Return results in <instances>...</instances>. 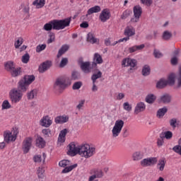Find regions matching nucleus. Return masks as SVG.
<instances>
[{
	"instance_id": "1",
	"label": "nucleus",
	"mask_w": 181,
	"mask_h": 181,
	"mask_svg": "<svg viewBox=\"0 0 181 181\" xmlns=\"http://www.w3.org/2000/svg\"><path fill=\"white\" fill-rule=\"evenodd\" d=\"M71 22V17L66 18L62 20H52L49 23L44 25L43 29L47 32H50V30H62L65 28L70 26Z\"/></svg>"
},
{
	"instance_id": "2",
	"label": "nucleus",
	"mask_w": 181,
	"mask_h": 181,
	"mask_svg": "<svg viewBox=\"0 0 181 181\" xmlns=\"http://www.w3.org/2000/svg\"><path fill=\"white\" fill-rule=\"evenodd\" d=\"M22 97H23V93L16 88H13L9 92V98L12 104H18L22 100Z\"/></svg>"
},
{
	"instance_id": "3",
	"label": "nucleus",
	"mask_w": 181,
	"mask_h": 181,
	"mask_svg": "<svg viewBox=\"0 0 181 181\" xmlns=\"http://www.w3.org/2000/svg\"><path fill=\"white\" fill-rule=\"evenodd\" d=\"M71 163V162L69 160H62L59 161V166H61V168H64V169L62 171V173H69V172H71L73 169H76V168H77V163L70 165Z\"/></svg>"
},
{
	"instance_id": "4",
	"label": "nucleus",
	"mask_w": 181,
	"mask_h": 181,
	"mask_svg": "<svg viewBox=\"0 0 181 181\" xmlns=\"http://www.w3.org/2000/svg\"><path fill=\"white\" fill-rule=\"evenodd\" d=\"M122 128H124V122L122 119H117L115 123L113 129L112 130V137L117 138L119 134H121V131H122Z\"/></svg>"
},
{
	"instance_id": "5",
	"label": "nucleus",
	"mask_w": 181,
	"mask_h": 181,
	"mask_svg": "<svg viewBox=\"0 0 181 181\" xmlns=\"http://www.w3.org/2000/svg\"><path fill=\"white\" fill-rule=\"evenodd\" d=\"M81 71L86 74L91 73V63L90 62H83V59L78 61Z\"/></svg>"
},
{
	"instance_id": "6",
	"label": "nucleus",
	"mask_w": 181,
	"mask_h": 181,
	"mask_svg": "<svg viewBox=\"0 0 181 181\" xmlns=\"http://www.w3.org/2000/svg\"><path fill=\"white\" fill-rule=\"evenodd\" d=\"M158 163V158L155 157H151V158H144L141 161V165L144 168H146L148 166H153V165H156Z\"/></svg>"
},
{
	"instance_id": "7",
	"label": "nucleus",
	"mask_w": 181,
	"mask_h": 181,
	"mask_svg": "<svg viewBox=\"0 0 181 181\" xmlns=\"http://www.w3.org/2000/svg\"><path fill=\"white\" fill-rule=\"evenodd\" d=\"M134 16L136 18H132L131 22H138L139 21V18L142 15V7L141 6H135L133 8Z\"/></svg>"
},
{
	"instance_id": "8",
	"label": "nucleus",
	"mask_w": 181,
	"mask_h": 181,
	"mask_svg": "<svg viewBox=\"0 0 181 181\" xmlns=\"http://www.w3.org/2000/svg\"><path fill=\"white\" fill-rule=\"evenodd\" d=\"M90 174L93 175H91L89 177L88 181H94V179H97V178L100 179V177H103V176H104V173H103V170L97 168L91 170Z\"/></svg>"
},
{
	"instance_id": "9",
	"label": "nucleus",
	"mask_w": 181,
	"mask_h": 181,
	"mask_svg": "<svg viewBox=\"0 0 181 181\" xmlns=\"http://www.w3.org/2000/svg\"><path fill=\"white\" fill-rule=\"evenodd\" d=\"M30 148H32V137H27L23 141V153H28Z\"/></svg>"
},
{
	"instance_id": "10",
	"label": "nucleus",
	"mask_w": 181,
	"mask_h": 181,
	"mask_svg": "<svg viewBox=\"0 0 181 181\" xmlns=\"http://www.w3.org/2000/svg\"><path fill=\"white\" fill-rule=\"evenodd\" d=\"M53 66V63L52 61L47 60L44 62H42L38 67V71L40 73H45V71H47L50 67Z\"/></svg>"
},
{
	"instance_id": "11",
	"label": "nucleus",
	"mask_w": 181,
	"mask_h": 181,
	"mask_svg": "<svg viewBox=\"0 0 181 181\" xmlns=\"http://www.w3.org/2000/svg\"><path fill=\"white\" fill-rule=\"evenodd\" d=\"M4 141L6 144H9V142H15V141H16V136H13L12 132L9 130H6L4 132Z\"/></svg>"
},
{
	"instance_id": "12",
	"label": "nucleus",
	"mask_w": 181,
	"mask_h": 181,
	"mask_svg": "<svg viewBox=\"0 0 181 181\" xmlns=\"http://www.w3.org/2000/svg\"><path fill=\"white\" fill-rule=\"evenodd\" d=\"M29 88V86L25 82L23 79H21L18 83L17 90L20 93H26Z\"/></svg>"
},
{
	"instance_id": "13",
	"label": "nucleus",
	"mask_w": 181,
	"mask_h": 181,
	"mask_svg": "<svg viewBox=\"0 0 181 181\" xmlns=\"http://www.w3.org/2000/svg\"><path fill=\"white\" fill-rule=\"evenodd\" d=\"M110 18H111V13L107 8L103 9L99 16L100 21L103 23L107 22Z\"/></svg>"
},
{
	"instance_id": "14",
	"label": "nucleus",
	"mask_w": 181,
	"mask_h": 181,
	"mask_svg": "<svg viewBox=\"0 0 181 181\" xmlns=\"http://www.w3.org/2000/svg\"><path fill=\"white\" fill-rule=\"evenodd\" d=\"M52 119H50V117L49 115L44 116L40 121V124L41 127H45V128H49L50 125L52 124Z\"/></svg>"
},
{
	"instance_id": "15",
	"label": "nucleus",
	"mask_w": 181,
	"mask_h": 181,
	"mask_svg": "<svg viewBox=\"0 0 181 181\" xmlns=\"http://www.w3.org/2000/svg\"><path fill=\"white\" fill-rule=\"evenodd\" d=\"M68 148V155H70L71 156H76V155H77L78 147L76 146L74 142L69 144Z\"/></svg>"
},
{
	"instance_id": "16",
	"label": "nucleus",
	"mask_w": 181,
	"mask_h": 181,
	"mask_svg": "<svg viewBox=\"0 0 181 181\" xmlns=\"http://www.w3.org/2000/svg\"><path fill=\"white\" fill-rule=\"evenodd\" d=\"M146 110V105L143 102H139L136 104L134 109V114L138 115L139 112H144Z\"/></svg>"
},
{
	"instance_id": "17",
	"label": "nucleus",
	"mask_w": 181,
	"mask_h": 181,
	"mask_svg": "<svg viewBox=\"0 0 181 181\" xmlns=\"http://www.w3.org/2000/svg\"><path fill=\"white\" fill-rule=\"evenodd\" d=\"M70 49V45L67 44L63 45L61 48L59 49L58 53L57 54V59H60L63 54H64L68 50Z\"/></svg>"
},
{
	"instance_id": "18",
	"label": "nucleus",
	"mask_w": 181,
	"mask_h": 181,
	"mask_svg": "<svg viewBox=\"0 0 181 181\" xmlns=\"http://www.w3.org/2000/svg\"><path fill=\"white\" fill-rule=\"evenodd\" d=\"M88 148V144H83L79 146L77 148L76 155H80L81 156H85L87 148Z\"/></svg>"
},
{
	"instance_id": "19",
	"label": "nucleus",
	"mask_w": 181,
	"mask_h": 181,
	"mask_svg": "<svg viewBox=\"0 0 181 181\" xmlns=\"http://www.w3.org/2000/svg\"><path fill=\"white\" fill-rule=\"evenodd\" d=\"M172 101V96L168 93H165L160 96L159 103H163V104H169Z\"/></svg>"
},
{
	"instance_id": "20",
	"label": "nucleus",
	"mask_w": 181,
	"mask_h": 181,
	"mask_svg": "<svg viewBox=\"0 0 181 181\" xmlns=\"http://www.w3.org/2000/svg\"><path fill=\"white\" fill-rule=\"evenodd\" d=\"M95 154V148L91 147L88 145L87 148L86 152L85 153V156H83L86 159H88V158H91V156Z\"/></svg>"
},
{
	"instance_id": "21",
	"label": "nucleus",
	"mask_w": 181,
	"mask_h": 181,
	"mask_svg": "<svg viewBox=\"0 0 181 181\" xmlns=\"http://www.w3.org/2000/svg\"><path fill=\"white\" fill-rule=\"evenodd\" d=\"M10 74L11 77H19L22 75V69L21 67H14L13 69L10 71Z\"/></svg>"
},
{
	"instance_id": "22",
	"label": "nucleus",
	"mask_w": 181,
	"mask_h": 181,
	"mask_svg": "<svg viewBox=\"0 0 181 181\" xmlns=\"http://www.w3.org/2000/svg\"><path fill=\"white\" fill-rule=\"evenodd\" d=\"M54 121L57 124H64L68 122L69 116H57L55 117Z\"/></svg>"
},
{
	"instance_id": "23",
	"label": "nucleus",
	"mask_w": 181,
	"mask_h": 181,
	"mask_svg": "<svg viewBox=\"0 0 181 181\" xmlns=\"http://www.w3.org/2000/svg\"><path fill=\"white\" fill-rule=\"evenodd\" d=\"M35 78V75H25L21 80H23L28 86H30Z\"/></svg>"
},
{
	"instance_id": "24",
	"label": "nucleus",
	"mask_w": 181,
	"mask_h": 181,
	"mask_svg": "<svg viewBox=\"0 0 181 181\" xmlns=\"http://www.w3.org/2000/svg\"><path fill=\"white\" fill-rule=\"evenodd\" d=\"M36 145L38 146V148H43L45 146H46V141L43 139V137L40 136H37V138L36 139Z\"/></svg>"
},
{
	"instance_id": "25",
	"label": "nucleus",
	"mask_w": 181,
	"mask_h": 181,
	"mask_svg": "<svg viewBox=\"0 0 181 181\" xmlns=\"http://www.w3.org/2000/svg\"><path fill=\"white\" fill-rule=\"evenodd\" d=\"M54 87V88H66V81L58 78L57 79Z\"/></svg>"
},
{
	"instance_id": "26",
	"label": "nucleus",
	"mask_w": 181,
	"mask_h": 181,
	"mask_svg": "<svg viewBox=\"0 0 181 181\" xmlns=\"http://www.w3.org/2000/svg\"><path fill=\"white\" fill-rule=\"evenodd\" d=\"M145 48V45L141 44L140 45H134L133 47H129V52L130 53H135V52H138V50H142V49Z\"/></svg>"
},
{
	"instance_id": "27",
	"label": "nucleus",
	"mask_w": 181,
	"mask_h": 181,
	"mask_svg": "<svg viewBox=\"0 0 181 181\" xmlns=\"http://www.w3.org/2000/svg\"><path fill=\"white\" fill-rule=\"evenodd\" d=\"M175 78H176V75H175V74H170L168 76V80H165L167 85L168 84V86H175V83L176 81Z\"/></svg>"
},
{
	"instance_id": "28",
	"label": "nucleus",
	"mask_w": 181,
	"mask_h": 181,
	"mask_svg": "<svg viewBox=\"0 0 181 181\" xmlns=\"http://www.w3.org/2000/svg\"><path fill=\"white\" fill-rule=\"evenodd\" d=\"M145 100L146 103H147L148 104H153V103L156 101V95L152 93L148 94L146 97Z\"/></svg>"
},
{
	"instance_id": "29",
	"label": "nucleus",
	"mask_w": 181,
	"mask_h": 181,
	"mask_svg": "<svg viewBox=\"0 0 181 181\" xmlns=\"http://www.w3.org/2000/svg\"><path fill=\"white\" fill-rule=\"evenodd\" d=\"M87 42H89V43H91L92 45H94L97 43L98 39L95 38V36L92 33H88L87 35Z\"/></svg>"
},
{
	"instance_id": "30",
	"label": "nucleus",
	"mask_w": 181,
	"mask_h": 181,
	"mask_svg": "<svg viewBox=\"0 0 181 181\" xmlns=\"http://www.w3.org/2000/svg\"><path fill=\"white\" fill-rule=\"evenodd\" d=\"M101 11V7L100 6H95L89 8L87 11V15H93V13H98Z\"/></svg>"
},
{
	"instance_id": "31",
	"label": "nucleus",
	"mask_w": 181,
	"mask_h": 181,
	"mask_svg": "<svg viewBox=\"0 0 181 181\" xmlns=\"http://www.w3.org/2000/svg\"><path fill=\"white\" fill-rule=\"evenodd\" d=\"M124 36L131 37V36H134L135 35V29H134V28L127 27L124 30Z\"/></svg>"
},
{
	"instance_id": "32",
	"label": "nucleus",
	"mask_w": 181,
	"mask_h": 181,
	"mask_svg": "<svg viewBox=\"0 0 181 181\" xmlns=\"http://www.w3.org/2000/svg\"><path fill=\"white\" fill-rule=\"evenodd\" d=\"M141 74L144 77L149 76L151 74V66L148 64L144 65L141 70Z\"/></svg>"
},
{
	"instance_id": "33",
	"label": "nucleus",
	"mask_w": 181,
	"mask_h": 181,
	"mask_svg": "<svg viewBox=\"0 0 181 181\" xmlns=\"http://www.w3.org/2000/svg\"><path fill=\"white\" fill-rule=\"evenodd\" d=\"M173 136V133L170 131H167L160 134V138H163L165 139H172Z\"/></svg>"
},
{
	"instance_id": "34",
	"label": "nucleus",
	"mask_w": 181,
	"mask_h": 181,
	"mask_svg": "<svg viewBox=\"0 0 181 181\" xmlns=\"http://www.w3.org/2000/svg\"><path fill=\"white\" fill-rule=\"evenodd\" d=\"M4 67L6 71L10 73L15 68V64H13V62L8 61L5 64Z\"/></svg>"
},
{
	"instance_id": "35",
	"label": "nucleus",
	"mask_w": 181,
	"mask_h": 181,
	"mask_svg": "<svg viewBox=\"0 0 181 181\" xmlns=\"http://www.w3.org/2000/svg\"><path fill=\"white\" fill-rule=\"evenodd\" d=\"M33 5L37 6V8H43L46 5V0H35L33 2Z\"/></svg>"
},
{
	"instance_id": "36",
	"label": "nucleus",
	"mask_w": 181,
	"mask_h": 181,
	"mask_svg": "<svg viewBox=\"0 0 181 181\" xmlns=\"http://www.w3.org/2000/svg\"><path fill=\"white\" fill-rule=\"evenodd\" d=\"M168 86V83L166 82V80L161 78L160 81H158L156 83V88L162 89L165 88Z\"/></svg>"
},
{
	"instance_id": "37",
	"label": "nucleus",
	"mask_w": 181,
	"mask_h": 181,
	"mask_svg": "<svg viewBox=\"0 0 181 181\" xmlns=\"http://www.w3.org/2000/svg\"><path fill=\"white\" fill-rule=\"evenodd\" d=\"M168 112V107H163V108L159 109L157 111V117L158 118H162Z\"/></svg>"
},
{
	"instance_id": "38",
	"label": "nucleus",
	"mask_w": 181,
	"mask_h": 181,
	"mask_svg": "<svg viewBox=\"0 0 181 181\" xmlns=\"http://www.w3.org/2000/svg\"><path fill=\"white\" fill-rule=\"evenodd\" d=\"M93 61L97 62L98 64H103V57L98 53H95L93 57Z\"/></svg>"
},
{
	"instance_id": "39",
	"label": "nucleus",
	"mask_w": 181,
	"mask_h": 181,
	"mask_svg": "<svg viewBox=\"0 0 181 181\" xmlns=\"http://www.w3.org/2000/svg\"><path fill=\"white\" fill-rule=\"evenodd\" d=\"M101 77H103V72H101V71H98L97 74H93L91 76V80L93 83H95L98 78H101Z\"/></svg>"
},
{
	"instance_id": "40",
	"label": "nucleus",
	"mask_w": 181,
	"mask_h": 181,
	"mask_svg": "<svg viewBox=\"0 0 181 181\" xmlns=\"http://www.w3.org/2000/svg\"><path fill=\"white\" fill-rule=\"evenodd\" d=\"M133 160H141L144 158V154L140 151H136L133 153Z\"/></svg>"
},
{
	"instance_id": "41",
	"label": "nucleus",
	"mask_w": 181,
	"mask_h": 181,
	"mask_svg": "<svg viewBox=\"0 0 181 181\" xmlns=\"http://www.w3.org/2000/svg\"><path fill=\"white\" fill-rule=\"evenodd\" d=\"M29 60H30V56L29 55V53H25L24 55H23L21 58L22 63H24L25 64H28L29 63Z\"/></svg>"
},
{
	"instance_id": "42",
	"label": "nucleus",
	"mask_w": 181,
	"mask_h": 181,
	"mask_svg": "<svg viewBox=\"0 0 181 181\" xmlns=\"http://www.w3.org/2000/svg\"><path fill=\"white\" fill-rule=\"evenodd\" d=\"M68 64H69V59L67 57L62 58L59 64L60 69H63V67H66V66H67Z\"/></svg>"
},
{
	"instance_id": "43",
	"label": "nucleus",
	"mask_w": 181,
	"mask_h": 181,
	"mask_svg": "<svg viewBox=\"0 0 181 181\" xmlns=\"http://www.w3.org/2000/svg\"><path fill=\"white\" fill-rule=\"evenodd\" d=\"M157 167L158 168L159 170H160L161 172L163 171V169H165V160H159L157 164Z\"/></svg>"
},
{
	"instance_id": "44",
	"label": "nucleus",
	"mask_w": 181,
	"mask_h": 181,
	"mask_svg": "<svg viewBox=\"0 0 181 181\" xmlns=\"http://www.w3.org/2000/svg\"><path fill=\"white\" fill-rule=\"evenodd\" d=\"M45 170L40 167L38 168L37 170V174L38 176L39 179H43V177H45Z\"/></svg>"
},
{
	"instance_id": "45",
	"label": "nucleus",
	"mask_w": 181,
	"mask_h": 181,
	"mask_svg": "<svg viewBox=\"0 0 181 181\" xmlns=\"http://www.w3.org/2000/svg\"><path fill=\"white\" fill-rule=\"evenodd\" d=\"M49 38L47 40L48 45L53 43V42L56 40V35H54V33L49 32Z\"/></svg>"
},
{
	"instance_id": "46",
	"label": "nucleus",
	"mask_w": 181,
	"mask_h": 181,
	"mask_svg": "<svg viewBox=\"0 0 181 181\" xmlns=\"http://www.w3.org/2000/svg\"><path fill=\"white\" fill-rule=\"evenodd\" d=\"M132 15V11L131 10H126L123 12L122 15L121 16L122 19H127L129 16Z\"/></svg>"
},
{
	"instance_id": "47",
	"label": "nucleus",
	"mask_w": 181,
	"mask_h": 181,
	"mask_svg": "<svg viewBox=\"0 0 181 181\" xmlns=\"http://www.w3.org/2000/svg\"><path fill=\"white\" fill-rule=\"evenodd\" d=\"M23 44V38L22 37H18V39L16 41L14 46L16 49H19L21 46Z\"/></svg>"
},
{
	"instance_id": "48",
	"label": "nucleus",
	"mask_w": 181,
	"mask_h": 181,
	"mask_svg": "<svg viewBox=\"0 0 181 181\" xmlns=\"http://www.w3.org/2000/svg\"><path fill=\"white\" fill-rule=\"evenodd\" d=\"M170 37H172V34L170 32H169L168 30L163 32V39H164V40H169V39H170Z\"/></svg>"
},
{
	"instance_id": "49",
	"label": "nucleus",
	"mask_w": 181,
	"mask_h": 181,
	"mask_svg": "<svg viewBox=\"0 0 181 181\" xmlns=\"http://www.w3.org/2000/svg\"><path fill=\"white\" fill-rule=\"evenodd\" d=\"M37 93L36 92V90H31L27 94L28 100H33V98H35V95H37Z\"/></svg>"
},
{
	"instance_id": "50",
	"label": "nucleus",
	"mask_w": 181,
	"mask_h": 181,
	"mask_svg": "<svg viewBox=\"0 0 181 181\" xmlns=\"http://www.w3.org/2000/svg\"><path fill=\"white\" fill-rule=\"evenodd\" d=\"M81 86H83V82L77 81L74 83L72 88L74 90H80V88H81Z\"/></svg>"
},
{
	"instance_id": "51",
	"label": "nucleus",
	"mask_w": 181,
	"mask_h": 181,
	"mask_svg": "<svg viewBox=\"0 0 181 181\" xmlns=\"http://www.w3.org/2000/svg\"><path fill=\"white\" fill-rule=\"evenodd\" d=\"M2 110H9L11 108V104L9 103V101L4 100L1 105Z\"/></svg>"
},
{
	"instance_id": "52",
	"label": "nucleus",
	"mask_w": 181,
	"mask_h": 181,
	"mask_svg": "<svg viewBox=\"0 0 181 181\" xmlns=\"http://www.w3.org/2000/svg\"><path fill=\"white\" fill-rule=\"evenodd\" d=\"M46 44L39 45L36 47L37 53H40V52H43L45 49H46Z\"/></svg>"
},
{
	"instance_id": "53",
	"label": "nucleus",
	"mask_w": 181,
	"mask_h": 181,
	"mask_svg": "<svg viewBox=\"0 0 181 181\" xmlns=\"http://www.w3.org/2000/svg\"><path fill=\"white\" fill-rule=\"evenodd\" d=\"M123 107L124 110H125L126 111H128L129 112L130 111H132V105H129V103L126 102L123 104Z\"/></svg>"
},
{
	"instance_id": "54",
	"label": "nucleus",
	"mask_w": 181,
	"mask_h": 181,
	"mask_svg": "<svg viewBox=\"0 0 181 181\" xmlns=\"http://www.w3.org/2000/svg\"><path fill=\"white\" fill-rule=\"evenodd\" d=\"M141 4L146 5V6H151L153 4V0H140Z\"/></svg>"
},
{
	"instance_id": "55",
	"label": "nucleus",
	"mask_w": 181,
	"mask_h": 181,
	"mask_svg": "<svg viewBox=\"0 0 181 181\" xmlns=\"http://www.w3.org/2000/svg\"><path fill=\"white\" fill-rule=\"evenodd\" d=\"M173 151H174V152H175V153H178V155L181 156V146L179 145L175 146L173 148Z\"/></svg>"
},
{
	"instance_id": "56",
	"label": "nucleus",
	"mask_w": 181,
	"mask_h": 181,
	"mask_svg": "<svg viewBox=\"0 0 181 181\" xmlns=\"http://www.w3.org/2000/svg\"><path fill=\"white\" fill-rule=\"evenodd\" d=\"M153 55L156 59H160V57H162L163 56L160 52L156 49H155L153 51Z\"/></svg>"
},
{
	"instance_id": "57",
	"label": "nucleus",
	"mask_w": 181,
	"mask_h": 181,
	"mask_svg": "<svg viewBox=\"0 0 181 181\" xmlns=\"http://www.w3.org/2000/svg\"><path fill=\"white\" fill-rule=\"evenodd\" d=\"M129 67H135L136 66V59H132L129 58Z\"/></svg>"
},
{
	"instance_id": "58",
	"label": "nucleus",
	"mask_w": 181,
	"mask_h": 181,
	"mask_svg": "<svg viewBox=\"0 0 181 181\" xmlns=\"http://www.w3.org/2000/svg\"><path fill=\"white\" fill-rule=\"evenodd\" d=\"M129 58H124L122 62V66L124 67H129Z\"/></svg>"
},
{
	"instance_id": "59",
	"label": "nucleus",
	"mask_w": 181,
	"mask_h": 181,
	"mask_svg": "<svg viewBox=\"0 0 181 181\" xmlns=\"http://www.w3.org/2000/svg\"><path fill=\"white\" fill-rule=\"evenodd\" d=\"M42 134L45 136H49V135H52V131L50 130V129H43Z\"/></svg>"
},
{
	"instance_id": "60",
	"label": "nucleus",
	"mask_w": 181,
	"mask_h": 181,
	"mask_svg": "<svg viewBox=\"0 0 181 181\" xmlns=\"http://www.w3.org/2000/svg\"><path fill=\"white\" fill-rule=\"evenodd\" d=\"M72 80H78V72L74 71L71 74Z\"/></svg>"
},
{
	"instance_id": "61",
	"label": "nucleus",
	"mask_w": 181,
	"mask_h": 181,
	"mask_svg": "<svg viewBox=\"0 0 181 181\" xmlns=\"http://www.w3.org/2000/svg\"><path fill=\"white\" fill-rule=\"evenodd\" d=\"M177 122V120L175 118L171 119L170 120V125L172 127V128H176V123Z\"/></svg>"
},
{
	"instance_id": "62",
	"label": "nucleus",
	"mask_w": 181,
	"mask_h": 181,
	"mask_svg": "<svg viewBox=\"0 0 181 181\" xmlns=\"http://www.w3.org/2000/svg\"><path fill=\"white\" fill-rule=\"evenodd\" d=\"M85 103H86V100H80L78 105L76 106V108L78 110H81V108H83V107L84 106Z\"/></svg>"
},
{
	"instance_id": "63",
	"label": "nucleus",
	"mask_w": 181,
	"mask_h": 181,
	"mask_svg": "<svg viewBox=\"0 0 181 181\" xmlns=\"http://www.w3.org/2000/svg\"><path fill=\"white\" fill-rule=\"evenodd\" d=\"M66 135H67V129H64L62 130L59 133V136H62L64 138H66Z\"/></svg>"
},
{
	"instance_id": "64",
	"label": "nucleus",
	"mask_w": 181,
	"mask_h": 181,
	"mask_svg": "<svg viewBox=\"0 0 181 181\" xmlns=\"http://www.w3.org/2000/svg\"><path fill=\"white\" fill-rule=\"evenodd\" d=\"M170 63L173 66H176L177 64V57H173L170 60Z\"/></svg>"
}]
</instances>
